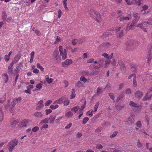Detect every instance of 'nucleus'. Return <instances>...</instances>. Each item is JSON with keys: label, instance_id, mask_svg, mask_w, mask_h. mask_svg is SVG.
<instances>
[{"label": "nucleus", "instance_id": "69168bd1", "mask_svg": "<svg viewBox=\"0 0 152 152\" xmlns=\"http://www.w3.org/2000/svg\"><path fill=\"white\" fill-rule=\"evenodd\" d=\"M46 114L48 115V114L51 113L52 112V110L51 109L46 110Z\"/></svg>", "mask_w": 152, "mask_h": 152}, {"label": "nucleus", "instance_id": "774afa93", "mask_svg": "<svg viewBox=\"0 0 152 152\" xmlns=\"http://www.w3.org/2000/svg\"><path fill=\"white\" fill-rule=\"evenodd\" d=\"M20 57L18 56H16L15 57V60H14V61L16 62V63L19 60V59H20Z\"/></svg>", "mask_w": 152, "mask_h": 152}, {"label": "nucleus", "instance_id": "13d9d810", "mask_svg": "<svg viewBox=\"0 0 152 152\" xmlns=\"http://www.w3.org/2000/svg\"><path fill=\"white\" fill-rule=\"evenodd\" d=\"M42 83H38L36 85V87L37 88L40 90L42 87Z\"/></svg>", "mask_w": 152, "mask_h": 152}, {"label": "nucleus", "instance_id": "9b49d317", "mask_svg": "<svg viewBox=\"0 0 152 152\" xmlns=\"http://www.w3.org/2000/svg\"><path fill=\"white\" fill-rule=\"evenodd\" d=\"M72 62V61L71 59H67L65 61L64 64H62V66L64 67V64L68 66L71 64Z\"/></svg>", "mask_w": 152, "mask_h": 152}, {"label": "nucleus", "instance_id": "ddd939ff", "mask_svg": "<svg viewBox=\"0 0 152 152\" xmlns=\"http://www.w3.org/2000/svg\"><path fill=\"white\" fill-rule=\"evenodd\" d=\"M131 70L132 72L137 73V70L136 66L134 64H131Z\"/></svg>", "mask_w": 152, "mask_h": 152}, {"label": "nucleus", "instance_id": "e433bc0d", "mask_svg": "<svg viewBox=\"0 0 152 152\" xmlns=\"http://www.w3.org/2000/svg\"><path fill=\"white\" fill-rule=\"evenodd\" d=\"M4 76L6 77V79L4 80L5 83H7L9 80V77L6 73H5L4 74Z\"/></svg>", "mask_w": 152, "mask_h": 152}, {"label": "nucleus", "instance_id": "338daca9", "mask_svg": "<svg viewBox=\"0 0 152 152\" xmlns=\"http://www.w3.org/2000/svg\"><path fill=\"white\" fill-rule=\"evenodd\" d=\"M72 123H70L65 127V129H69L72 126Z\"/></svg>", "mask_w": 152, "mask_h": 152}, {"label": "nucleus", "instance_id": "603ef678", "mask_svg": "<svg viewBox=\"0 0 152 152\" xmlns=\"http://www.w3.org/2000/svg\"><path fill=\"white\" fill-rule=\"evenodd\" d=\"M52 102V101L51 100H48L45 103V105L46 106H49L50 105Z\"/></svg>", "mask_w": 152, "mask_h": 152}, {"label": "nucleus", "instance_id": "5fc2aeb1", "mask_svg": "<svg viewBox=\"0 0 152 152\" xmlns=\"http://www.w3.org/2000/svg\"><path fill=\"white\" fill-rule=\"evenodd\" d=\"M59 54V52L57 50H55L53 53V55L56 58Z\"/></svg>", "mask_w": 152, "mask_h": 152}, {"label": "nucleus", "instance_id": "6e6552de", "mask_svg": "<svg viewBox=\"0 0 152 152\" xmlns=\"http://www.w3.org/2000/svg\"><path fill=\"white\" fill-rule=\"evenodd\" d=\"M56 117V116L55 115L51 114L49 117L48 118H49V120H50V123L51 124H53Z\"/></svg>", "mask_w": 152, "mask_h": 152}, {"label": "nucleus", "instance_id": "c9c22d12", "mask_svg": "<svg viewBox=\"0 0 152 152\" xmlns=\"http://www.w3.org/2000/svg\"><path fill=\"white\" fill-rule=\"evenodd\" d=\"M59 107L58 104H56L55 105H51L50 106V108L52 110H55L58 108Z\"/></svg>", "mask_w": 152, "mask_h": 152}, {"label": "nucleus", "instance_id": "052dcab7", "mask_svg": "<svg viewBox=\"0 0 152 152\" xmlns=\"http://www.w3.org/2000/svg\"><path fill=\"white\" fill-rule=\"evenodd\" d=\"M83 74L85 76H88L89 75V72L88 70H85L83 72Z\"/></svg>", "mask_w": 152, "mask_h": 152}, {"label": "nucleus", "instance_id": "473e14b6", "mask_svg": "<svg viewBox=\"0 0 152 152\" xmlns=\"http://www.w3.org/2000/svg\"><path fill=\"white\" fill-rule=\"evenodd\" d=\"M22 99V98L21 97H20L18 98H15L14 99V100H15L16 103H16H20L21 102Z\"/></svg>", "mask_w": 152, "mask_h": 152}, {"label": "nucleus", "instance_id": "e2e57ef3", "mask_svg": "<svg viewBox=\"0 0 152 152\" xmlns=\"http://www.w3.org/2000/svg\"><path fill=\"white\" fill-rule=\"evenodd\" d=\"M148 7L147 5H144L142 7V8L143 10H141V11L142 12L143 10H145L148 9Z\"/></svg>", "mask_w": 152, "mask_h": 152}, {"label": "nucleus", "instance_id": "0e129e2a", "mask_svg": "<svg viewBox=\"0 0 152 152\" xmlns=\"http://www.w3.org/2000/svg\"><path fill=\"white\" fill-rule=\"evenodd\" d=\"M103 146L100 144H98L96 146V148L98 149H102L103 148Z\"/></svg>", "mask_w": 152, "mask_h": 152}, {"label": "nucleus", "instance_id": "9d476101", "mask_svg": "<svg viewBox=\"0 0 152 152\" xmlns=\"http://www.w3.org/2000/svg\"><path fill=\"white\" fill-rule=\"evenodd\" d=\"M111 35L112 34L110 32H105L100 37L104 39Z\"/></svg>", "mask_w": 152, "mask_h": 152}, {"label": "nucleus", "instance_id": "72a5a7b5", "mask_svg": "<svg viewBox=\"0 0 152 152\" xmlns=\"http://www.w3.org/2000/svg\"><path fill=\"white\" fill-rule=\"evenodd\" d=\"M89 118L88 117H85L83 119L82 124H86L87 121L89 120Z\"/></svg>", "mask_w": 152, "mask_h": 152}, {"label": "nucleus", "instance_id": "f03ea898", "mask_svg": "<svg viewBox=\"0 0 152 152\" xmlns=\"http://www.w3.org/2000/svg\"><path fill=\"white\" fill-rule=\"evenodd\" d=\"M126 44V50L130 51L133 50L134 49V44L132 41L129 40L127 41Z\"/></svg>", "mask_w": 152, "mask_h": 152}, {"label": "nucleus", "instance_id": "6ab92c4d", "mask_svg": "<svg viewBox=\"0 0 152 152\" xmlns=\"http://www.w3.org/2000/svg\"><path fill=\"white\" fill-rule=\"evenodd\" d=\"M141 0H133L132 3L135 4L140 6L141 4Z\"/></svg>", "mask_w": 152, "mask_h": 152}, {"label": "nucleus", "instance_id": "b1692460", "mask_svg": "<svg viewBox=\"0 0 152 152\" xmlns=\"http://www.w3.org/2000/svg\"><path fill=\"white\" fill-rule=\"evenodd\" d=\"M129 105L132 107H138L139 106L137 104L134 103L132 101H130L129 103Z\"/></svg>", "mask_w": 152, "mask_h": 152}, {"label": "nucleus", "instance_id": "2eb2a0df", "mask_svg": "<svg viewBox=\"0 0 152 152\" xmlns=\"http://www.w3.org/2000/svg\"><path fill=\"white\" fill-rule=\"evenodd\" d=\"M21 69V68L20 66H17L16 68L14 70V74H19V72Z\"/></svg>", "mask_w": 152, "mask_h": 152}, {"label": "nucleus", "instance_id": "bf43d9fd", "mask_svg": "<svg viewBox=\"0 0 152 152\" xmlns=\"http://www.w3.org/2000/svg\"><path fill=\"white\" fill-rule=\"evenodd\" d=\"M136 125L139 128L141 127L142 126L141 122L140 121H137L136 123Z\"/></svg>", "mask_w": 152, "mask_h": 152}, {"label": "nucleus", "instance_id": "3c124183", "mask_svg": "<svg viewBox=\"0 0 152 152\" xmlns=\"http://www.w3.org/2000/svg\"><path fill=\"white\" fill-rule=\"evenodd\" d=\"M80 79L81 81H83L84 83H85L87 81V79L85 77L83 76H81L80 77Z\"/></svg>", "mask_w": 152, "mask_h": 152}, {"label": "nucleus", "instance_id": "bb28decb", "mask_svg": "<svg viewBox=\"0 0 152 152\" xmlns=\"http://www.w3.org/2000/svg\"><path fill=\"white\" fill-rule=\"evenodd\" d=\"M34 51H32L30 54L31 56V58L30 61V63H32L33 62L34 58Z\"/></svg>", "mask_w": 152, "mask_h": 152}, {"label": "nucleus", "instance_id": "20e7f679", "mask_svg": "<svg viewBox=\"0 0 152 152\" xmlns=\"http://www.w3.org/2000/svg\"><path fill=\"white\" fill-rule=\"evenodd\" d=\"M152 96V94L150 93V92L148 91L147 93L142 99L143 101L149 100L151 99Z\"/></svg>", "mask_w": 152, "mask_h": 152}, {"label": "nucleus", "instance_id": "de8ad7c7", "mask_svg": "<svg viewBox=\"0 0 152 152\" xmlns=\"http://www.w3.org/2000/svg\"><path fill=\"white\" fill-rule=\"evenodd\" d=\"M137 145V147L140 148H141L142 146V144L140 143V140H138Z\"/></svg>", "mask_w": 152, "mask_h": 152}, {"label": "nucleus", "instance_id": "dca6fc26", "mask_svg": "<svg viewBox=\"0 0 152 152\" xmlns=\"http://www.w3.org/2000/svg\"><path fill=\"white\" fill-rule=\"evenodd\" d=\"M13 68L11 67H8V72L10 76H11L12 75Z\"/></svg>", "mask_w": 152, "mask_h": 152}, {"label": "nucleus", "instance_id": "aec40b11", "mask_svg": "<svg viewBox=\"0 0 152 152\" xmlns=\"http://www.w3.org/2000/svg\"><path fill=\"white\" fill-rule=\"evenodd\" d=\"M105 59V58H99V64L100 66H102L103 64L104 63V61Z\"/></svg>", "mask_w": 152, "mask_h": 152}, {"label": "nucleus", "instance_id": "49530a36", "mask_svg": "<svg viewBox=\"0 0 152 152\" xmlns=\"http://www.w3.org/2000/svg\"><path fill=\"white\" fill-rule=\"evenodd\" d=\"M118 134V132L117 131L114 132L113 133L110 135V137L111 138H113L116 136Z\"/></svg>", "mask_w": 152, "mask_h": 152}, {"label": "nucleus", "instance_id": "f704fd0d", "mask_svg": "<svg viewBox=\"0 0 152 152\" xmlns=\"http://www.w3.org/2000/svg\"><path fill=\"white\" fill-rule=\"evenodd\" d=\"M6 94L4 95L0 99V103H2L6 100Z\"/></svg>", "mask_w": 152, "mask_h": 152}, {"label": "nucleus", "instance_id": "4be33fe9", "mask_svg": "<svg viewBox=\"0 0 152 152\" xmlns=\"http://www.w3.org/2000/svg\"><path fill=\"white\" fill-rule=\"evenodd\" d=\"M136 23L133 21L129 26V29L132 30H134V27L135 26V25L136 24Z\"/></svg>", "mask_w": 152, "mask_h": 152}, {"label": "nucleus", "instance_id": "a878e982", "mask_svg": "<svg viewBox=\"0 0 152 152\" xmlns=\"http://www.w3.org/2000/svg\"><path fill=\"white\" fill-rule=\"evenodd\" d=\"M73 115V114L71 111L68 112L66 113L65 115V117L68 118L72 117Z\"/></svg>", "mask_w": 152, "mask_h": 152}, {"label": "nucleus", "instance_id": "cd10ccee", "mask_svg": "<svg viewBox=\"0 0 152 152\" xmlns=\"http://www.w3.org/2000/svg\"><path fill=\"white\" fill-rule=\"evenodd\" d=\"M94 13L96 15V18L95 20H96L98 23L100 22V21L98 20V19H100L101 17V15H100L96 14V12H94Z\"/></svg>", "mask_w": 152, "mask_h": 152}, {"label": "nucleus", "instance_id": "37998d69", "mask_svg": "<svg viewBox=\"0 0 152 152\" xmlns=\"http://www.w3.org/2000/svg\"><path fill=\"white\" fill-rule=\"evenodd\" d=\"M39 129V127L37 126H36L32 129V131L34 132H36L38 131Z\"/></svg>", "mask_w": 152, "mask_h": 152}, {"label": "nucleus", "instance_id": "f3484780", "mask_svg": "<svg viewBox=\"0 0 152 152\" xmlns=\"http://www.w3.org/2000/svg\"><path fill=\"white\" fill-rule=\"evenodd\" d=\"M18 123V121L16 120H14L13 122H10V124L8 125V126H12V127H14Z\"/></svg>", "mask_w": 152, "mask_h": 152}, {"label": "nucleus", "instance_id": "c756f323", "mask_svg": "<svg viewBox=\"0 0 152 152\" xmlns=\"http://www.w3.org/2000/svg\"><path fill=\"white\" fill-rule=\"evenodd\" d=\"M115 106L116 108L118 110H120L121 109L124 107V106L118 105L117 104H115Z\"/></svg>", "mask_w": 152, "mask_h": 152}, {"label": "nucleus", "instance_id": "8fccbe9b", "mask_svg": "<svg viewBox=\"0 0 152 152\" xmlns=\"http://www.w3.org/2000/svg\"><path fill=\"white\" fill-rule=\"evenodd\" d=\"M12 20V18L11 17H10L8 18H7V19H6L5 21L7 22L8 23H10Z\"/></svg>", "mask_w": 152, "mask_h": 152}, {"label": "nucleus", "instance_id": "423d86ee", "mask_svg": "<svg viewBox=\"0 0 152 152\" xmlns=\"http://www.w3.org/2000/svg\"><path fill=\"white\" fill-rule=\"evenodd\" d=\"M65 100H66V97L65 96H64L56 101L54 102V103H56L58 104H61L63 102H64V101Z\"/></svg>", "mask_w": 152, "mask_h": 152}, {"label": "nucleus", "instance_id": "7ed1b4c3", "mask_svg": "<svg viewBox=\"0 0 152 152\" xmlns=\"http://www.w3.org/2000/svg\"><path fill=\"white\" fill-rule=\"evenodd\" d=\"M143 95V93L142 92L138 90L134 93V96L135 98L140 99H141Z\"/></svg>", "mask_w": 152, "mask_h": 152}, {"label": "nucleus", "instance_id": "412c9836", "mask_svg": "<svg viewBox=\"0 0 152 152\" xmlns=\"http://www.w3.org/2000/svg\"><path fill=\"white\" fill-rule=\"evenodd\" d=\"M34 115L36 117L38 118H41L43 116L41 113L40 112H36L34 113Z\"/></svg>", "mask_w": 152, "mask_h": 152}, {"label": "nucleus", "instance_id": "ea45409f", "mask_svg": "<svg viewBox=\"0 0 152 152\" xmlns=\"http://www.w3.org/2000/svg\"><path fill=\"white\" fill-rule=\"evenodd\" d=\"M99 105V102H97L96 103V104L95 105L94 107V110L95 112H96L97 111V109L98 107V106Z\"/></svg>", "mask_w": 152, "mask_h": 152}, {"label": "nucleus", "instance_id": "4468645a", "mask_svg": "<svg viewBox=\"0 0 152 152\" xmlns=\"http://www.w3.org/2000/svg\"><path fill=\"white\" fill-rule=\"evenodd\" d=\"M2 19L4 22H5L6 19L7 18V15L5 11L2 12L1 14Z\"/></svg>", "mask_w": 152, "mask_h": 152}, {"label": "nucleus", "instance_id": "c03bdc74", "mask_svg": "<svg viewBox=\"0 0 152 152\" xmlns=\"http://www.w3.org/2000/svg\"><path fill=\"white\" fill-rule=\"evenodd\" d=\"M53 79H49V77H47V78H46V81L47 82V83L49 84L51 83L53 81Z\"/></svg>", "mask_w": 152, "mask_h": 152}, {"label": "nucleus", "instance_id": "a18cd8bd", "mask_svg": "<svg viewBox=\"0 0 152 152\" xmlns=\"http://www.w3.org/2000/svg\"><path fill=\"white\" fill-rule=\"evenodd\" d=\"M108 94L111 99H112L113 100H114V98L115 97V95L113 93H109Z\"/></svg>", "mask_w": 152, "mask_h": 152}, {"label": "nucleus", "instance_id": "4d7b16f0", "mask_svg": "<svg viewBox=\"0 0 152 152\" xmlns=\"http://www.w3.org/2000/svg\"><path fill=\"white\" fill-rule=\"evenodd\" d=\"M102 56H104L105 58L108 59H109L110 58V56H109L108 54H107L106 53H104L102 54Z\"/></svg>", "mask_w": 152, "mask_h": 152}, {"label": "nucleus", "instance_id": "393cba45", "mask_svg": "<svg viewBox=\"0 0 152 152\" xmlns=\"http://www.w3.org/2000/svg\"><path fill=\"white\" fill-rule=\"evenodd\" d=\"M133 86L134 87H136L137 86V83L136 81V75L133 78Z\"/></svg>", "mask_w": 152, "mask_h": 152}, {"label": "nucleus", "instance_id": "58836bf2", "mask_svg": "<svg viewBox=\"0 0 152 152\" xmlns=\"http://www.w3.org/2000/svg\"><path fill=\"white\" fill-rule=\"evenodd\" d=\"M152 47V45H150V46H149V50H150V51H149L148 53V57H151H151L152 56V53L151 52V48Z\"/></svg>", "mask_w": 152, "mask_h": 152}, {"label": "nucleus", "instance_id": "1a4fd4ad", "mask_svg": "<svg viewBox=\"0 0 152 152\" xmlns=\"http://www.w3.org/2000/svg\"><path fill=\"white\" fill-rule=\"evenodd\" d=\"M135 118L134 115H131L128 119V121L131 124L134 123Z\"/></svg>", "mask_w": 152, "mask_h": 152}, {"label": "nucleus", "instance_id": "4c0bfd02", "mask_svg": "<svg viewBox=\"0 0 152 152\" xmlns=\"http://www.w3.org/2000/svg\"><path fill=\"white\" fill-rule=\"evenodd\" d=\"M32 30L33 31H34L35 32L36 34L37 35L39 36L41 34L40 31L37 30L34 27L33 28Z\"/></svg>", "mask_w": 152, "mask_h": 152}, {"label": "nucleus", "instance_id": "f8f14e48", "mask_svg": "<svg viewBox=\"0 0 152 152\" xmlns=\"http://www.w3.org/2000/svg\"><path fill=\"white\" fill-rule=\"evenodd\" d=\"M44 106L43 101L42 100H41L37 104V109L38 110H39L40 108L43 107Z\"/></svg>", "mask_w": 152, "mask_h": 152}, {"label": "nucleus", "instance_id": "a211bd4d", "mask_svg": "<svg viewBox=\"0 0 152 152\" xmlns=\"http://www.w3.org/2000/svg\"><path fill=\"white\" fill-rule=\"evenodd\" d=\"M3 116L4 114L2 111V108L0 107V122L2 121Z\"/></svg>", "mask_w": 152, "mask_h": 152}, {"label": "nucleus", "instance_id": "5701e85b", "mask_svg": "<svg viewBox=\"0 0 152 152\" xmlns=\"http://www.w3.org/2000/svg\"><path fill=\"white\" fill-rule=\"evenodd\" d=\"M103 92L102 89V88L98 87L97 88L96 93L97 95H99L100 94Z\"/></svg>", "mask_w": 152, "mask_h": 152}, {"label": "nucleus", "instance_id": "a19ab883", "mask_svg": "<svg viewBox=\"0 0 152 152\" xmlns=\"http://www.w3.org/2000/svg\"><path fill=\"white\" fill-rule=\"evenodd\" d=\"M75 85L76 86L80 88L82 86L83 84L81 81H79L76 83Z\"/></svg>", "mask_w": 152, "mask_h": 152}, {"label": "nucleus", "instance_id": "79ce46f5", "mask_svg": "<svg viewBox=\"0 0 152 152\" xmlns=\"http://www.w3.org/2000/svg\"><path fill=\"white\" fill-rule=\"evenodd\" d=\"M37 67L40 70L42 71H44V69L42 67V66L40 65V64L39 63H37Z\"/></svg>", "mask_w": 152, "mask_h": 152}, {"label": "nucleus", "instance_id": "7c9ffc66", "mask_svg": "<svg viewBox=\"0 0 152 152\" xmlns=\"http://www.w3.org/2000/svg\"><path fill=\"white\" fill-rule=\"evenodd\" d=\"M93 112L94 110H89L87 112L86 115H90V117H91L93 115Z\"/></svg>", "mask_w": 152, "mask_h": 152}, {"label": "nucleus", "instance_id": "2f4dec72", "mask_svg": "<svg viewBox=\"0 0 152 152\" xmlns=\"http://www.w3.org/2000/svg\"><path fill=\"white\" fill-rule=\"evenodd\" d=\"M80 108V107L78 106H76V107H73L72 109L71 110L74 111L75 113H76L77 111L79 110Z\"/></svg>", "mask_w": 152, "mask_h": 152}, {"label": "nucleus", "instance_id": "f257e3e1", "mask_svg": "<svg viewBox=\"0 0 152 152\" xmlns=\"http://www.w3.org/2000/svg\"><path fill=\"white\" fill-rule=\"evenodd\" d=\"M18 142V140L16 139H13L9 142L8 148L10 152H12L13 148L17 145Z\"/></svg>", "mask_w": 152, "mask_h": 152}, {"label": "nucleus", "instance_id": "864d4df0", "mask_svg": "<svg viewBox=\"0 0 152 152\" xmlns=\"http://www.w3.org/2000/svg\"><path fill=\"white\" fill-rule=\"evenodd\" d=\"M16 102H15V100H14V99L12 101L11 103V107H12V109L13 108H14V106H15L16 104Z\"/></svg>", "mask_w": 152, "mask_h": 152}, {"label": "nucleus", "instance_id": "0eeeda50", "mask_svg": "<svg viewBox=\"0 0 152 152\" xmlns=\"http://www.w3.org/2000/svg\"><path fill=\"white\" fill-rule=\"evenodd\" d=\"M133 16L135 19L133 21L137 23L139 20L140 17L139 16V14L136 12H134L133 14Z\"/></svg>", "mask_w": 152, "mask_h": 152}, {"label": "nucleus", "instance_id": "6e6d98bb", "mask_svg": "<svg viewBox=\"0 0 152 152\" xmlns=\"http://www.w3.org/2000/svg\"><path fill=\"white\" fill-rule=\"evenodd\" d=\"M145 23L143 22V23H141L140 24H137L136 26H135V27H138L140 28L141 29L143 27V23Z\"/></svg>", "mask_w": 152, "mask_h": 152}, {"label": "nucleus", "instance_id": "680f3d73", "mask_svg": "<svg viewBox=\"0 0 152 152\" xmlns=\"http://www.w3.org/2000/svg\"><path fill=\"white\" fill-rule=\"evenodd\" d=\"M58 18H59L61 17L62 14L61 11L60 9L58 11Z\"/></svg>", "mask_w": 152, "mask_h": 152}, {"label": "nucleus", "instance_id": "39448f33", "mask_svg": "<svg viewBox=\"0 0 152 152\" xmlns=\"http://www.w3.org/2000/svg\"><path fill=\"white\" fill-rule=\"evenodd\" d=\"M118 64L120 66V68L121 69L122 71H123L122 70H123L124 72L125 71L126 67L124 62L121 60H120L118 62Z\"/></svg>", "mask_w": 152, "mask_h": 152}, {"label": "nucleus", "instance_id": "c85d7f7f", "mask_svg": "<svg viewBox=\"0 0 152 152\" xmlns=\"http://www.w3.org/2000/svg\"><path fill=\"white\" fill-rule=\"evenodd\" d=\"M49 118H45L44 120L41 121L40 122V124H46L48 123Z\"/></svg>", "mask_w": 152, "mask_h": 152}, {"label": "nucleus", "instance_id": "09e8293b", "mask_svg": "<svg viewBox=\"0 0 152 152\" xmlns=\"http://www.w3.org/2000/svg\"><path fill=\"white\" fill-rule=\"evenodd\" d=\"M64 105L67 106L69 105V101L66 99V100H65L64 101Z\"/></svg>", "mask_w": 152, "mask_h": 152}]
</instances>
